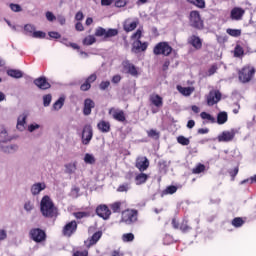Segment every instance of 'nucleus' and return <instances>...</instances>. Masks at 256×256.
<instances>
[{
    "label": "nucleus",
    "instance_id": "obj_36",
    "mask_svg": "<svg viewBox=\"0 0 256 256\" xmlns=\"http://www.w3.org/2000/svg\"><path fill=\"white\" fill-rule=\"evenodd\" d=\"M65 105V98L60 97L54 104H53V109L54 111H59Z\"/></svg>",
    "mask_w": 256,
    "mask_h": 256
},
{
    "label": "nucleus",
    "instance_id": "obj_1",
    "mask_svg": "<svg viewBox=\"0 0 256 256\" xmlns=\"http://www.w3.org/2000/svg\"><path fill=\"white\" fill-rule=\"evenodd\" d=\"M40 211L43 217L51 218L57 215V207H55V204L53 203V200H51V197L47 195L42 197L40 201Z\"/></svg>",
    "mask_w": 256,
    "mask_h": 256
},
{
    "label": "nucleus",
    "instance_id": "obj_12",
    "mask_svg": "<svg viewBox=\"0 0 256 256\" xmlns=\"http://www.w3.org/2000/svg\"><path fill=\"white\" fill-rule=\"evenodd\" d=\"M137 25H139V19L128 18L123 22V29L126 33H131L137 29Z\"/></svg>",
    "mask_w": 256,
    "mask_h": 256
},
{
    "label": "nucleus",
    "instance_id": "obj_14",
    "mask_svg": "<svg viewBox=\"0 0 256 256\" xmlns=\"http://www.w3.org/2000/svg\"><path fill=\"white\" fill-rule=\"evenodd\" d=\"M45 189H47V185L44 182H36L30 187V193L33 197H37Z\"/></svg>",
    "mask_w": 256,
    "mask_h": 256
},
{
    "label": "nucleus",
    "instance_id": "obj_23",
    "mask_svg": "<svg viewBox=\"0 0 256 256\" xmlns=\"http://www.w3.org/2000/svg\"><path fill=\"white\" fill-rule=\"evenodd\" d=\"M103 233L101 231L95 232L91 238H89L87 241H85L86 247H91L93 245H96V243L101 239Z\"/></svg>",
    "mask_w": 256,
    "mask_h": 256
},
{
    "label": "nucleus",
    "instance_id": "obj_13",
    "mask_svg": "<svg viewBox=\"0 0 256 256\" xmlns=\"http://www.w3.org/2000/svg\"><path fill=\"white\" fill-rule=\"evenodd\" d=\"M123 66V72L128 73V75H131L132 77H137L139 75V72L137 71V67L133 65L129 60H126L122 63Z\"/></svg>",
    "mask_w": 256,
    "mask_h": 256
},
{
    "label": "nucleus",
    "instance_id": "obj_37",
    "mask_svg": "<svg viewBox=\"0 0 256 256\" xmlns=\"http://www.w3.org/2000/svg\"><path fill=\"white\" fill-rule=\"evenodd\" d=\"M24 31L26 35H30L31 37H33V33H35V25L33 24H26L24 26Z\"/></svg>",
    "mask_w": 256,
    "mask_h": 256
},
{
    "label": "nucleus",
    "instance_id": "obj_27",
    "mask_svg": "<svg viewBox=\"0 0 256 256\" xmlns=\"http://www.w3.org/2000/svg\"><path fill=\"white\" fill-rule=\"evenodd\" d=\"M148 44L147 42H141V40H136L133 43V49L135 51H147Z\"/></svg>",
    "mask_w": 256,
    "mask_h": 256
},
{
    "label": "nucleus",
    "instance_id": "obj_9",
    "mask_svg": "<svg viewBox=\"0 0 256 256\" xmlns=\"http://www.w3.org/2000/svg\"><path fill=\"white\" fill-rule=\"evenodd\" d=\"M30 237L32 239V241H35L36 243H41L43 241H45V231L39 229V228H34L32 230H30Z\"/></svg>",
    "mask_w": 256,
    "mask_h": 256
},
{
    "label": "nucleus",
    "instance_id": "obj_19",
    "mask_svg": "<svg viewBox=\"0 0 256 256\" xmlns=\"http://www.w3.org/2000/svg\"><path fill=\"white\" fill-rule=\"evenodd\" d=\"M136 168L143 173L149 169V159L147 157H140L136 160Z\"/></svg>",
    "mask_w": 256,
    "mask_h": 256
},
{
    "label": "nucleus",
    "instance_id": "obj_58",
    "mask_svg": "<svg viewBox=\"0 0 256 256\" xmlns=\"http://www.w3.org/2000/svg\"><path fill=\"white\" fill-rule=\"evenodd\" d=\"M111 209L113 213H119V211H121V203L116 202L114 204H111Z\"/></svg>",
    "mask_w": 256,
    "mask_h": 256
},
{
    "label": "nucleus",
    "instance_id": "obj_33",
    "mask_svg": "<svg viewBox=\"0 0 256 256\" xmlns=\"http://www.w3.org/2000/svg\"><path fill=\"white\" fill-rule=\"evenodd\" d=\"M200 117L201 119L208 121V123H217V120L215 119V117L211 116V114L207 112H202L200 114Z\"/></svg>",
    "mask_w": 256,
    "mask_h": 256
},
{
    "label": "nucleus",
    "instance_id": "obj_35",
    "mask_svg": "<svg viewBox=\"0 0 256 256\" xmlns=\"http://www.w3.org/2000/svg\"><path fill=\"white\" fill-rule=\"evenodd\" d=\"M204 171H205V165H204V164H201V163L197 164V165L192 169V173H193L194 175H199V174H201V173H204Z\"/></svg>",
    "mask_w": 256,
    "mask_h": 256
},
{
    "label": "nucleus",
    "instance_id": "obj_22",
    "mask_svg": "<svg viewBox=\"0 0 256 256\" xmlns=\"http://www.w3.org/2000/svg\"><path fill=\"white\" fill-rule=\"evenodd\" d=\"M189 45H192L194 49H201L203 47V41L198 36L192 35L188 38Z\"/></svg>",
    "mask_w": 256,
    "mask_h": 256
},
{
    "label": "nucleus",
    "instance_id": "obj_21",
    "mask_svg": "<svg viewBox=\"0 0 256 256\" xmlns=\"http://www.w3.org/2000/svg\"><path fill=\"white\" fill-rule=\"evenodd\" d=\"M34 85H36L38 89H42V90L51 89V84L47 82V78L45 77H39L35 79Z\"/></svg>",
    "mask_w": 256,
    "mask_h": 256
},
{
    "label": "nucleus",
    "instance_id": "obj_29",
    "mask_svg": "<svg viewBox=\"0 0 256 256\" xmlns=\"http://www.w3.org/2000/svg\"><path fill=\"white\" fill-rule=\"evenodd\" d=\"M7 75L13 79H21V77H23V72L21 70L10 69L7 70Z\"/></svg>",
    "mask_w": 256,
    "mask_h": 256
},
{
    "label": "nucleus",
    "instance_id": "obj_11",
    "mask_svg": "<svg viewBox=\"0 0 256 256\" xmlns=\"http://www.w3.org/2000/svg\"><path fill=\"white\" fill-rule=\"evenodd\" d=\"M96 215L101 217V219H104V221H107V219L111 217V210L107 205L101 204L96 208Z\"/></svg>",
    "mask_w": 256,
    "mask_h": 256
},
{
    "label": "nucleus",
    "instance_id": "obj_54",
    "mask_svg": "<svg viewBox=\"0 0 256 256\" xmlns=\"http://www.w3.org/2000/svg\"><path fill=\"white\" fill-rule=\"evenodd\" d=\"M52 96L51 94H47L43 96V105L44 107H49L51 105Z\"/></svg>",
    "mask_w": 256,
    "mask_h": 256
},
{
    "label": "nucleus",
    "instance_id": "obj_20",
    "mask_svg": "<svg viewBox=\"0 0 256 256\" xmlns=\"http://www.w3.org/2000/svg\"><path fill=\"white\" fill-rule=\"evenodd\" d=\"M243 15H245V10L240 7H236L231 10L230 17L233 21H241L243 19Z\"/></svg>",
    "mask_w": 256,
    "mask_h": 256
},
{
    "label": "nucleus",
    "instance_id": "obj_48",
    "mask_svg": "<svg viewBox=\"0 0 256 256\" xmlns=\"http://www.w3.org/2000/svg\"><path fill=\"white\" fill-rule=\"evenodd\" d=\"M174 193H177V186H168L163 191V195H173Z\"/></svg>",
    "mask_w": 256,
    "mask_h": 256
},
{
    "label": "nucleus",
    "instance_id": "obj_30",
    "mask_svg": "<svg viewBox=\"0 0 256 256\" xmlns=\"http://www.w3.org/2000/svg\"><path fill=\"white\" fill-rule=\"evenodd\" d=\"M177 90L179 91V93H181L185 97H189V95H191V93L195 91V89H193L192 87H183V86H177Z\"/></svg>",
    "mask_w": 256,
    "mask_h": 256
},
{
    "label": "nucleus",
    "instance_id": "obj_44",
    "mask_svg": "<svg viewBox=\"0 0 256 256\" xmlns=\"http://www.w3.org/2000/svg\"><path fill=\"white\" fill-rule=\"evenodd\" d=\"M245 221H243V218L237 217L232 220L233 227L239 228L243 227Z\"/></svg>",
    "mask_w": 256,
    "mask_h": 256
},
{
    "label": "nucleus",
    "instance_id": "obj_3",
    "mask_svg": "<svg viewBox=\"0 0 256 256\" xmlns=\"http://www.w3.org/2000/svg\"><path fill=\"white\" fill-rule=\"evenodd\" d=\"M255 75V68L251 66H245L239 71V80L241 83H249Z\"/></svg>",
    "mask_w": 256,
    "mask_h": 256
},
{
    "label": "nucleus",
    "instance_id": "obj_53",
    "mask_svg": "<svg viewBox=\"0 0 256 256\" xmlns=\"http://www.w3.org/2000/svg\"><path fill=\"white\" fill-rule=\"evenodd\" d=\"M147 135L151 139H159V132H157L155 129L148 130Z\"/></svg>",
    "mask_w": 256,
    "mask_h": 256
},
{
    "label": "nucleus",
    "instance_id": "obj_24",
    "mask_svg": "<svg viewBox=\"0 0 256 256\" xmlns=\"http://www.w3.org/2000/svg\"><path fill=\"white\" fill-rule=\"evenodd\" d=\"M149 99L150 103L154 105V107H157L158 109L163 107V97L159 96L158 94H151Z\"/></svg>",
    "mask_w": 256,
    "mask_h": 256
},
{
    "label": "nucleus",
    "instance_id": "obj_34",
    "mask_svg": "<svg viewBox=\"0 0 256 256\" xmlns=\"http://www.w3.org/2000/svg\"><path fill=\"white\" fill-rule=\"evenodd\" d=\"M191 5H195L198 9H205V0H187Z\"/></svg>",
    "mask_w": 256,
    "mask_h": 256
},
{
    "label": "nucleus",
    "instance_id": "obj_63",
    "mask_svg": "<svg viewBox=\"0 0 256 256\" xmlns=\"http://www.w3.org/2000/svg\"><path fill=\"white\" fill-rule=\"evenodd\" d=\"M171 243H173V237H171V235H166L163 239V244L171 245Z\"/></svg>",
    "mask_w": 256,
    "mask_h": 256
},
{
    "label": "nucleus",
    "instance_id": "obj_60",
    "mask_svg": "<svg viewBox=\"0 0 256 256\" xmlns=\"http://www.w3.org/2000/svg\"><path fill=\"white\" fill-rule=\"evenodd\" d=\"M89 89H91V84L87 80H85V82L83 84H81L80 90L81 91H89Z\"/></svg>",
    "mask_w": 256,
    "mask_h": 256
},
{
    "label": "nucleus",
    "instance_id": "obj_43",
    "mask_svg": "<svg viewBox=\"0 0 256 256\" xmlns=\"http://www.w3.org/2000/svg\"><path fill=\"white\" fill-rule=\"evenodd\" d=\"M119 35V30L110 28L106 30V39H109L111 37H117Z\"/></svg>",
    "mask_w": 256,
    "mask_h": 256
},
{
    "label": "nucleus",
    "instance_id": "obj_28",
    "mask_svg": "<svg viewBox=\"0 0 256 256\" xmlns=\"http://www.w3.org/2000/svg\"><path fill=\"white\" fill-rule=\"evenodd\" d=\"M147 179H149V175L145 173H140L136 175L135 177V184L136 185H143L144 183H147Z\"/></svg>",
    "mask_w": 256,
    "mask_h": 256
},
{
    "label": "nucleus",
    "instance_id": "obj_40",
    "mask_svg": "<svg viewBox=\"0 0 256 256\" xmlns=\"http://www.w3.org/2000/svg\"><path fill=\"white\" fill-rule=\"evenodd\" d=\"M226 33L230 35L231 37H241V29H231L228 28L226 30Z\"/></svg>",
    "mask_w": 256,
    "mask_h": 256
},
{
    "label": "nucleus",
    "instance_id": "obj_56",
    "mask_svg": "<svg viewBox=\"0 0 256 256\" xmlns=\"http://www.w3.org/2000/svg\"><path fill=\"white\" fill-rule=\"evenodd\" d=\"M37 129H41V125L37 123H32L28 126L29 133H33L34 131H37Z\"/></svg>",
    "mask_w": 256,
    "mask_h": 256
},
{
    "label": "nucleus",
    "instance_id": "obj_62",
    "mask_svg": "<svg viewBox=\"0 0 256 256\" xmlns=\"http://www.w3.org/2000/svg\"><path fill=\"white\" fill-rule=\"evenodd\" d=\"M86 81L91 85V83H95L97 81V74L93 73L86 78Z\"/></svg>",
    "mask_w": 256,
    "mask_h": 256
},
{
    "label": "nucleus",
    "instance_id": "obj_59",
    "mask_svg": "<svg viewBox=\"0 0 256 256\" xmlns=\"http://www.w3.org/2000/svg\"><path fill=\"white\" fill-rule=\"evenodd\" d=\"M11 11H14V13H19L22 11L21 5L19 4H10Z\"/></svg>",
    "mask_w": 256,
    "mask_h": 256
},
{
    "label": "nucleus",
    "instance_id": "obj_57",
    "mask_svg": "<svg viewBox=\"0 0 256 256\" xmlns=\"http://www.w3.org/2000/svg\"><path fill=\"white\" fill-rule=\"evenodd\" d=\"M112 2L114 3L115 7H125V5H127V1L125 0H112Z\"/></svg>",
    "mask_w": 256,
    "mask_h": 256
},
{
    "label": "nucleus",
    "instance_id": "obj_42",
    "mask_svg": "<svg viewBox=\"0 0 256 256\" xmlns=\"http://www.w3.org/2000/svg\"><path fill=\"white\" fill-rule=\"evenodd\" d=\"M0 141H2L3 143H8V141H11L6 129H2V131L0 132Z\"/></svg>",
    "mask_w": 256,
    "mask_h": 256
},
{
    "label": "nucleus",
    "instance_id": "obj_47",
    "mask_svg": "<svg viewBox=\"0 0 256 256\" xmlns=\"http://www.w3.org/2000/svg\"><path fill=\"white\" fill-rule=\"evenodd\" d=\"M106 33L107 30L103 27H98L95 31V36L96 37H104V39H106Z\"/></svg>",
    "mask_w": 256,
    "mask_h": 256
},
{
    "label": "nucleus",
    "instance_id": "obj_10",
    "mask_svg": "<svg viewBox=\"0 0 256 256\" xmlns=\"http://www.w3.org/2000/svg\"><path fill=\"white\" fill-rule=\"evenodd\" d=\"M109 115H111L113 119L119 123H125V121H127V118L125 117V111L121 109L111 108L109 110Z\"/></svg>",
    "mask_w": 256,
    "mask_h": 256
},
{
    "label": "nucleus",
    "instance_id": "obj_18",
    "mask_svg": "<svg viewBox=\"0 0 256 256\" xmlns=\"http://www.w3.org/2000/svg\"><path fill=\"white\" fill-rule=\"evenodd\" d=\"M95 109V101L90 98L84 100L83 115L86 117L91 115V112Z\"/></svg>",
    "mask_w": 256,
    "mask_h": 256
},
{
    "label": "nucleus",
    "instance_id": "obj_25",
    "mask_svg": "<svg viewBox=\"0 0 256 256\" xmlns=\"http://www.w3.org/2000/svg\"><path fill=\"white\" fill-rule=\"evenodd\" d=\"M97 127L101 133H109L111 131V123L101 120L98 124Z\"/></svg>",
    "mask_w": 256,
    "mask_h": 256
},
{
    "label": "nucleus",
    "instance_id": "obj_45",
    "mask_svg": "<svg viewBox=\"0 0 256 256\" xmlns=\"http://www.w3.org/2000/svg\"><path fill=\"white\" fill-rule=\"evenodd\" d=\"M129 189H131V184L130 183H124V184H121L117 191L119 193H127V191H129Z\"/></svg>",
    "mask_w": 256,
    "mask_h": 256
},
{
    "label": "nucleus",
    "instance_id": "obj_4",
    "mask_svg": "<svg viewBox=\"0 0 256 256\" xmlns=\"http://www.w3.org/2000/svg\"><path fill=\"white\" fill-rule=\"evenodd\" d=\"M222 94L219 90H211L208 95H206V101L208 107H213L221 101Z\"/></svg>",
    "mask_w": 256,
    "mask_h": 256
},
{
    "label": "nucleus",
    "instance_id": "obj_51",
    "mask_svg": "<svg viewBox=\"0 0 256 256\" xmlns=\"http://www.w3.org/2000/svg\"><path fill=\"white\" fill-rule=\"evenodd\" d=\"M245 51L243 50V47L237 45L234 50L235 57H243Z\"/></svg>",
    "mask_w": 256,
    "mask_h": 256
},
{
    "label": "nucleus",
    "instance_id": "obj_2",
    "mask_svg": "<svg viewBox=\"0 0 256 256\" xmlns=\"http://www.w3.org/2000/svg\"><path fill=\"white\" fill-rule=\"evenodd\" d=\"M153 53L154 55H164V57H169L171 53H173V47H171L168 42H160L154 47Z\"/></svg>",
    "mask_w": 256,
    "mask_h": 256
},
{
    "label": "nucleus",
    "instance_id": "obj_41",
    "mask_svg": "<svg viewBox=\"0 0 256 256\" xmlns=\"http://www.w3.org/2000/svg\"><path fill=\"white\" fill-rule=\"evenodd\" d=\"M191 226H189L187 220H183L181 225H180V231H182V233H189V231H191Z\"/></svg>",
    "mask_w": 256,
    "mask_h": 256
},
{
    "label": "nucleus",
    "instance_id": "obj_7",
    "mask_svg": "<svg viewBox=\"0 0 256 256\" xmlns=\"http://www.w3.org/2000/svg\"><path fill=\"white\" fill-rule=\"evenodd\" d=\"M122 221L126 225H131L137 221V210H126L122 213Z\"/></svg>",
    "mask_w": 256,
    "mask_h": 256
},
{
    "label": "nucleus",
    "instance_id": "obj_61",
    "mask_svg": "<svg viewBox=\"0 0 256 256\" xmlns=\"http://www.w3.org/2000/svg\"><path fill=\"white\" fill-rule=\"evenodd\" d=\"M217 64L212 65L209 69H208V77H211V75H215V73H217Z\"/></svg>",
    "mask_w": 256,
    "mask_h": 256
},
{
    "label": "nucleus",
    "instance_id": "obj_50",
    "mask_svg": "<svg viewBox=\"0 0 256 256\" xmlns=\"http://www.w3.org/2000/svg\"><path fill=\"white\" fill-rule=\"evenodd\" d=\"M46 36H47V34L43 31H34L32 33V37L34 39H45Z\"/></svg>",
    "mask_w": 256,
    "mask_h": 256
},
{
    "label": "nucleus",
    "instance_id": "obj_15",
    "mask_svg": "<svg viewBox=\"0 0 256 256\" xmlns=\"http://www.w3.org/2000/svg\"><path fill=\"white\" fill-rule=\"evenodd\" d=\"M0 149L3 153H17L19 146L17 144H7V142L0 141Z\"/></svg>",
    "mask_w": 256,
    "mask_h": 256
},
{
    "label": "nucleus",
    "instance_id": "obj_32",
    "mask_svg": "<svg viewBox=\"0 0 256 256\" xmlns=\"http://www.w3.org/2000/svg\"><path fill=\"white\" fill-rule=\"evenodd\" d=\"M97 160L95 159V156L93 154L86 153L84 156V163L86 165H95V162Z\"/></svg>",
    "mask_w": 256,
    "mask_h": 256
},
{
    "label": "nucleus",
    "instance_id": "obj_39",
    "mask_svg": "<svg viewBox=\"0 0 256 256\" xmlns=\"http://www.w3.org/2000/svg\"><path fill=\"white\" fill-rule=\"evenodd\" d=\"M96 41L97 39L95 38V36L89 35L83 39V45H87V46L93 45V43H95Z\"/></svg>",
    "mask_w": 256,
    "mask_h": 256
},
{
    "label": "nucleus",
    "instance_id": "obj_31",
    "mask_svg": "<svg viewBox=\"0 0 256 256\" xmlns=\"http://www.w3.org/2000/svg\"><path fill=\"white\" fill-rule=\"evenodd\" d=\"M228 119V115L227 112L223 111V112H219L217 115V123L218 125H225V122Z\"/></svg>",
    "mask_w": 256,
    "mask_h": 256
},
{
    "label": "nucleus",
    "instance_id": "obj_5",
    "mask_svg": "<svg viewBox=\"0 0 256 256\" xmlns=\"http://www.w3.org/2000/svg\"><path fill=\"white\" fill-rule=\"evenodd\" d=\"M235 135H237V131L235 129H231L229 131L226 130L217 136V140L219 143H231V141L235 139Z\"/></svg>",
    "mask_w": 256,
    "mask_h": 256
},
{
    "label": "nucleus",
    "instance_id": "obj_6",
    "mask_svg": "<svg viewBox=\"0 0 256 256\" xmlns=\"http://www.w3.org/2000/svg\"><path fill=\"white\" fill-rule=\"evenodd\" d=\"M190 25L194 27V29H203V20H201L199 11L190 12Z\"/></svg>",
    "mask_w": 256,
    "mask_h": 256
},
{
    "label": "nucleus",
    "instance_id": "obj_55",
    "mask_svg": "<svg viewBox=\"0 0 256 256\" xmlns=\"http://www.w3.org/2000/svg\"><path fill=\"white\" fill-rule=\"evenodd\" d=\"M111 85V82L109 80L107 81H102L99 85L100 91H107Z\"/></svg>",
    "mask_w": 256,
    "mask_h": 256
},
{
    "label": "nucleus",
    "instance_id": "obj_64",
    "mask_svg": "<svg viewBox=\"0 0 256 256\" xmlns=\"http://www.w3.org/2000/svg\"><path fill=\"white\" fill-rule=\"evenodd\" d=\"M142 33H143V31L141 30V28H139V29L132 35V39H137V41H139V39H141Z\"/></svg>",
    "mask_w": 256,
    "mask_h": 256
},
{
    "label": "nucleus",
    "instance_id": "obj_52",
    "mask_svg": "<svg viewBox=\"0 0 256 256\" xmlns=\"http://www.w3.org/2000/svg\"><path fill=\"white\" fill-rule=\"evenodd\" d=\"M74 217L77 219H85L89 217V212H74L73 213Z\"/></svg>",
    "mask_w": 256,
    "mask_h": 256
},
{
    "label": "nucleus",
    "instance_id": "obj_46",
    "mask_svg": "<svg viewBox=\"0 0 256 256\" xmlns=\"http://www.w3.org/2000/svg\"><path fill=\"white\" fill-rule=\"evenodd\" d=\"M33 209H35V205L33 204V202H31V200H28L24 203V210L27 213H31Z\"/></svg>",
    "mask_w": 256,
    "mask_h": 256
},
{
    "label": "nucleus",
    "instance_id": "obj_8",
    "mask_svg": "<svg viewBox=\"0 0 256 256\" xmlns=\"http://www.w3.org/2000/svg\"><path fill=\"white\" fill-rule=\"evenodd\" d=\"M93 139V128L91 125H85L82 131V144L89 145Z\"/></svg>",
    "mask_w": 256,
    "mask_h": 256
},
{
    "label": "nucleus",
    "instance_id": "obj_16",
    "mask_svg": "<svg viewBox=\"0 0 256 256\" xmlns=\"http://www.w3.org/2000/svg\"><path fill=\"white\" fill-rule=\"evenodd\" d=\"M75 231H77V222L73 220L64 226L63 235H65V237H71Z\"/></svg>",
    "mask_w": 256,
    "mask_h": 256
},
{
    "label": "nucleus",
    "instance_id": "obj_17",
    "mask_svg": "<svg viewBox=\"0 0 256 256\" xmlns=\"http://www.w3.org/2000/svg\"><path fill=\"white\" fill-rule=\"evenodd\" d=\"M27 117H29V114L27 112H24L18 116L16 124V128L18 129V131H25V125H27Z\"/></svg>",
    "mask_w": 256,
    "mask_h": 256
},
{
    "label": "nucleus",
    "instance_id": "obj_38",
    "mask_svg": "<svg viewBox=\"0 0 256 256\" xmlns=\"http://www.w3.org/2000/svg\"><path fill=\"white\" fill-rule=\"evenodd\" d=\"M135 240V235L133 233H126L122 235V241L124 243H131Z\"/></svg>",
    "mask_w": 256,
    "mask_h": 256
},
{
    "label": "nucleus",
    "instance_id": "obj_49",
    "mask_svg": "<svg viewBox=\"0 0 256 256\" xmlns=\"http://www.w3.org/2000/svg\"><path fill=\"white\" fill-rule=\"evenodd\" d=\"M177 142H178L180 145H183V146H187V145H189V143H191V141L189 140V138H186L185 136H178V137H177Z\"/></svg>",
    "mask_w": 256,
    "mask_h": 256
},
{
    "label": "nucleus",
    "instance_id": "obj_26",
    "mask_svg": "<svg viewBox=\"0 0 256 256\" xmlns=\"http://www.w3.org/2000/svg\"><path fill=\"white\" fill-rule=\"evenodd\" d=\"M65 173L67 175H73L77 171V162H69L64 165Z\"/></svg>",
    "mask_w": 256,
    "mask_h": 256
}]
</instances>
